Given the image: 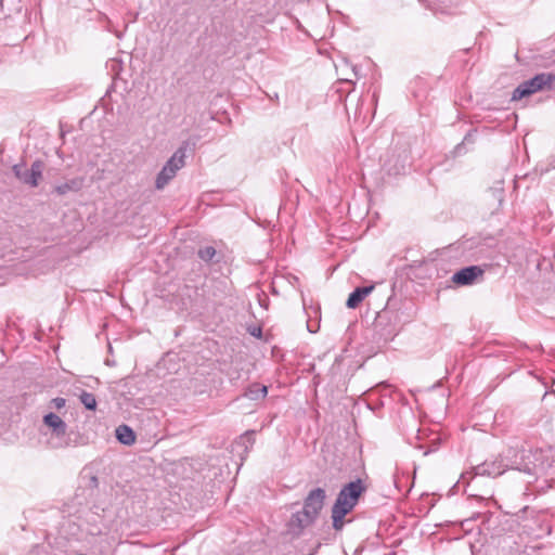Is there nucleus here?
Segmentation results:
<instances>
[{
    "label": "nucleus",
    "instance_id": "nucleus-16",
    "mask_svg": "<svg viewBox=\"0 0 555 555\" xmlns=\"http://www.w3.org/2000/svg\"><path fill=\"white\" fill-rule=\"evenodd\" d=\"M544 78V85L546 90L555 89V72L554 73H541Z\"/></svg>",
    "mask_w": 555,
    "mask_h": 555
},
{
    "label": "nucleus",
    "instance_id": "nucleus-15",
    "mask_svg": "<svg viewBox=\"0 0 555 555\" xmlns=\"http://www.w3.org/2000/svg\"><path fill=\"white\" fill-rule=\"evenodd\" d=\"M216 255V249L212 246H205L198 250V257L204 261L211 260Z\"/></svg>",
    "mask_w": 555,
    "mask_h": 555
},
{
    "label": "nucleus",
    "instance_id": "nucleus-17",
    "mask_svg": "<svg viewBox=\"0 0 555 555\" xmlns=\"http://www.w3.org/2000/svg\"><path fill=\"white\" fill-rule=\"evenodd\" d=\"M12 170H13V172H14L15 177H16L21 182H23V177L26 175V170H27V169H25V168H24V165H22V164H16V165H14V166H13Z\"/></svg>",
    "mask_w": 555,
    "mask_h": 555
},
{
    "label": "nucleus",
    "instance_id": "nucleus-4",
    "mask_svg": "<svg viewBox=\"0 0 555 555\" xmlns=\"http://www.w3.org/2000/svg\"><path fill=\"white\" fill-rule=\"evenodd\" d=\"M325 499L326 493L324 489H312L305 499L302 511L306 512V514L313 517L314 519H317L324 506Z\"/></svg>",
    "mask_w": 555,
    "mask_h": 555
},
{
    "label": "nucleus",
    "instance_id": "nucleus-2",
    "mask_svg": "<svg viewBox=\"0 0 555 555\" xmlns=\"http://www.w3.org/2000/svg\"><path fill=\"white\" fill-rule=\"evenodd\" d=\"M531 456L532 454L530 451L521 450L519 452V461L516 455L515 460L507 464H505L503 460L483 462L473 468L474 475L495 478L501 476L507 468L517 469L532 475L535 473L537 464L530 460Z\"/></svg>",
    "mask_w": 555,
    "mask_h": 555
},
{
    "label": "nucleus",
    "instance_id": "nucleus-10",
    "mask_svg": "<svg viewBox=\"0 0 555 555\" xmlns=\"http://www.w3.org/2000/svg\"><path fill=\"white\" fill-rule=\"evenodd\" d=\"M43 423L53 429V433L60 437L66 433V423L55 413H49L43 417Z\"/></svg>",
    "mask_w": 555,
    "mask_h": 555
},
{
    "label": "nucleus",
    "instance_id": "nucleus-12",
    "mask_svg": "<svg viewBox=\"0 0 555 555\" xmlns=\"http://www.w3.org/2000/svg\"><path fill=\"white\" fill-rule=\"evenodd\" d=\"M116 438L120 443L126 446H131L135 441L133 430L127 425H120L116 428Z\"/></svg>",
    "mask_w": 555,
    "mask_h": 555
},
{
    "label": "nucleus",
    "instance_id": "nucleus-13",
    "mask_svg": "<svg viewBox=\"0 0 555 555\" xmlns=\"http://www.w3.org/2000/svg\"><path fill=\"white\" fill-rule=\"evenodd\" d=\"M268 393V389L266 386H262V385H259V384H254L251 385L247 392H246V397L250 400H258V399H261V398H264Z\"/></svg>",
    "mask_w": 555,
    "mask_h": 555
},
{
    "label": "nucleus",
    "instance_id": "nucleus-8",
    "mask_svg": "<svg viewBox=\"0 0 555 555\" xmlns=\"http://www.w3.org/2000/svg\"><path fill=\"white\" fill-rule=\"evenodd\" d=\"M44 164L42 160H35L29 170H26V175L23 177V183L31 188H36L39 181L42 179Z\"/></svg>",
    "mask_w": 555,
    "mask_h": 555
},
{
    "label": "nucleus",
    "instance_id": "nucleus-1",
    "mask_svg": "<svg viewBox=\"0 0 555 555\" xmlns=\"http://www.w3.org/2000/svg\"><path fill=\"white\" fill-rule=\"evenodd\" d=\"M365 490L366 487L363 485V481L360 478L345 485L340 489L332 507L333 528L336 531H339L344 528L345 516L356 507L359 498L362 493L365 492Z\"/></svg>",
    "mask_w": 555,
    "mask_h": 555
},
{
    "label": "nucleus",
    "instance_id": "nucleus-6",
    "mask_svg": "<svg viewBox=\"0 0 555 555\" xmlns=\"http://www.w3.org/2000/svg\"><path fill=\"white\" fill-rule=\"evenodd\" d=\"M483 270L478 266H470L463 268L455 272L452 276V281L457 285H470L478 278L482 276Z\"/></svg>",
    "mask_w": 555,
    "mask_h": 555
},
{
    "label": "nucleus",
    "instance_id": "nucleus-3",
    "mask_svg": "<svg viewBox=\"0 0 555 555\" xmlns=\"http://www.w3.org/2000/svg\"><path fill=\"white\" fill-rule=\"evenodd\" d=\"M185 147H179L172 156L166 162L162 170L158 172L155 180V188L157 190H163L169 181H171L178 170H180L185 165Z\"/></svg>",
    "mask_w": 555,
    "mask_h": 555
},
{
    "label": "nucleus",
    "instance_id": "nucleus-14",
    "mask_svg": "<svg viewBox=\"0 0 555 555\" xmlns=\"http://www.w3.org/2000/svg\"><path fill=\"white\" fill-rule=\"evenodd\" d=\"M79 400L87 410L94 411L96 409V399L93 393L82 390Z\"/></svg>",
    "mask_w": 555,
    "mask_h": 555
},
{
    "label": "nucleus",
    "instance_id": "nucleus-9",
    "mask_svg": "<svg viewBox=\"0 0 555 555\" xmlns=\"http://www.w3.org/2000/svg\"><path fill=\"white\" fill-rule=\"evenodd\" d=\"M374 289V285H370V286H363V287H357L348 297L347 299V302H346V306L349 308V309H354L357 308L361 302L362 300L369 295L372 293V291Z\"/></svg>",
    "mask_w": 555,
    "mask_h": 555
},
{
    "label": "nucleus",
    "instance_id": "nucleus-11",
    "mask_svg": "<svg viewBox=\"0 0 555 555\" xmlns=\"http://www.w3.org/2000/svg\"><path fill=\"white\" fill-rule=\"evenodd\" d=\"M85 179L81 177L73 178L65 183L55 186V192L59 195H65L68 192H78L83 186Z\"/></svg>",
    "mask_w": 555,
    "mask_h": 555
},
{
    "label": "nucleus",
    "instance_id": "nucleus-5",
    "mask_svg": "<svg viewBox=\"0 0 555 555\" xmlns=\"http://www.w3.org/2000/svg\"><path fill=\"white\" fill-rule=\"evenodd\" d=\"M543 79L541 74H538L531 79L524 81L514 90L512 100H520L535 92L546 90Z\"/></svg>",
    "mask_w": 555,
    "mask_h": 555
},
{
    "label": "nucleus",
    "instance_id": "nucleus-7",
    "mask_svg": "<svg viewBox=\"0 0 555 555\" xmlns=\"http://www.w3.org/2000/svg\"><path fill=\"white\" fill-rule=\"evenodd\" d=\"M314 518L310 515L306 514V512L300 511L291 517L288 521V530L291 533L298 535L301 533V531L312 525L314 522Z\"/></svg>",
    "mask_w": 555,
    "mask_h": 555
},
{
    "label": "nucleus",
    "instance_id": "nucleus-18",
    "mask_svg": "<svg viewBox=\"0 0 555 555\" xmlns=\"http://www.w3.org/2000/svg\"><path fill=\"white\" fill-rule=\"evenodd\" d=\"M66 400L64 398L57 397L52 399L51 404L53 408L60 410L65 406Z\"/></svg>",
    "mask_w": 555,
    "mask_h": 555
}]
</instances>
